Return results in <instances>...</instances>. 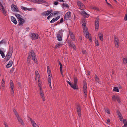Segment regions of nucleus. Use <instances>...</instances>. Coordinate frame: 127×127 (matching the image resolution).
Segmentation results:
<instances>
[{
	"mask_svg": "<svg viewBox=\"0 0 127 127\" xmlns=\"http://www.w3.org/2000/svg\"><path fill=\"white\" fill-rule=\"evenodd\" d=\"M13 111L16 117H17V115H19L18 114V113L15 110H14Z\"/></svg>",
	"mask_w": 127,
	"mask_h": 127,
	"instance_id": "57",
	"label": "nucleus"
},
{
	"mask_svg": "<svg viewBox=\"0 0 127 127\" xmlns=\"http://www.w3.org/2000/svg\"><path fill=\"white\" fill-rule=\"evenodd\" d=\"M4 124L5 125V127H9L7 124L5 122H4Z\"/></svg>",
	"mask_w": 127,
	"mask_h": 127,
	"instance_id": "62",
	"label": "nucleus"
},
{
	"mask_svg": "<svg viewBox=\"0 0 127 127\" xmlns=\"http://www.w3.org/2000/svg\"><path fill=\"white\" fill-rule=\"evenodd\" d=\"M85 35V37L87 38H88L89 39L90 41V42L92 41V39L91 36L89 35V33L88 32H87L86 33H84Z\"/></svg>",
	"mask_w": 127,
	"mask_h": 127,
	"instance_id": "19",
	"label": "nucleus"
},
{
	"mask_svg": "<svg viewBox=\"0 0 127 127\" xmlns=\"http://www.w3.org/2000/svg\"><path fill=\"white\" fill-rule=\"evenodd\" d=\"M46 3V2L42 0H38V3Z\"/></svg>",
	"mask_w": 127,
	"mask_h": 127,
	"instance_id": "44",
	"label": "nucleus"
},
{
	"mask_svg": "<svg viewBox=\"0 0 127 127\" xmlns=\"http://www.w3.org/2000/svg\"><path fill=\"white\" fill-rule=\"evenodd\" d=\"M77 4L78 6L79 7V9L82 10V9H83L85 7V6L80 1H78L77 2Z\"/></svg>",
	"mask_w": 127,
	"mask_h": 127,
	"instance_id": "12",
	"label": "nucleus"
},
{
	"mask_svg": "<svg viewBox=\"0 0 127 127\" xmlns=\"http://www.w3.org/2000/svg\"><path fill=\"white\" fill-rule=\"evenodd\" d=\"M81 14L83 15L84 17L85 18H88L89 15L87 14L85 11H82L81 12Z\"/></svg>",
	"mask_w": 127,
	"mask_h": 127,
	"instance_id": "20",
	"label": "nucleus"
},
{
	"mask_svg": "<svg viewBox=\"0 0 127 127\" xmlns=\"http://www.w3.org/2000/svg\"><path fill=\"white\" fill-rule=\"evenodd\" d=\"M95 45L97 46H98L99 45V42L98 40H95Z\"/></svg>",
	"mask_w": 127,
	"mask_h": 127,
	"instance_id": "50",
	"label": "nucleus"
},
{
	"mask_svg": "<svg viewBox=\"0 0 127 127\" xmlns=\"http://www.w3.org/2000/svg\"><path fill=\"white\" fill-rule=\"evenodd\" d=\"M17 115L16 117L18 122L20 123L23 126L24 125V123L23 121V119H22L19 115Z\"/></svg>",
	"mask_w": 127,
	"mask_h": 127,
	"instance_id": "10",
	"label": "nucleus"
},
{
	"mask_svg": "<svg viewBox=\"0 0 127 127\" xmlns=\"http://www.w3.org/2000/svg\"><path fill=\"white\" fill-rule=\"evenodd\" d=\"M35 79L36 80H38V82H39L40 77L39 74L37 71H36L35 72Z\"/></svg>",
	"mask_w": 127,
	"mask_h": 127,
	"instance_id": "13",
	"label": "nucleus"
},
{
	"mask_svg": "<svg viewBox=\"0 0 127 127\" xmlns=\"http://www.w3.org/2000/svg\"><path fill=\"white\" fill-rule=\"evenodd\" d=\"M99 21V19L97 17L95 20V28L96 31H97L98 29Z\"/></svg>",
	"mask_w": 127,
	"mask_h": 127,
	"instance_id": "8",
	"label": "nucleus"
},
{
	"mask_svg": "<svg viewBox=\"0 0 127 127\" xmlns=\"http://www.w3.org/2000/svg\"><path fill=\"white\" fill-rule=\"evenodd\" d=\"M114 43L116 47L117 48L118 47L119 45V41L118 38L115 37Z\"/></svg>",
	"mask_w": 127,
	"mask_h": 127,
	"instance_id": "14",
	"label": "nucleus"
},
{
	"mask_svg": "<svg viewBox=\"0 0 127 127\" xmlns=\"http://www.w3.org/2000/svg\"><path fill=\"white\" fill-rule=\"evenodd\" d=\"M54 15L53 14V13H51L49 16L47 17V19L49 20V19L54 16Z\"/></svg>",
	"mask_w": 127,
	"mask_h": 127,
	"instance_id": "40",
	"label": "nucleus"
},
{
	"mask_svg": "<svg viewBox=\"0 0 127 127\" xmlns=\"http://www.w3.org/2000/svg\"><path fill=\"white\" fill-rule=\"evenodd\" d=\"M83 86L84 95L85 97H86L87 96V85L86 82L85 81H83Z\"/></svg>",
	"mask_w": 127,
	"mask_h": 127,
	"instance_id": "2",
	"label": "nucleus"
},
{
	"mask_svg": "<svg viewBox=\"0 0 127 127\" xmlns=\"http://www.w3.org/2000/svg\"><path fill=\"white\" fill-rule=\"evenodd\" d=\"M21 8L23 10L26 11L27 10V8L24 7L23 6H21Z\"/></svg>",
	"mask_w": 127,
	"mask_h": 127,
	"instance_id": "48",
	"label": "nucleus"
},
{
	"mask_svg": "<svg viewBox=\"0 0 127 127\" xmlns=\"http://www.w3.org/2000/svg\"><path fill=\"white\" fill-rule=\"evenodd\" d=\"M51 12V11L50 10H47L45 11L43 13L44 16H47Z\"/></svg>",
	"mask_w": 127,
	"mask_h": 127,
	"instance_id": "22",
	"label": "nucleus"
},
{
	"mask_svg": "<svg viewBox=\"0 0 127 127\" xmlns=\"http://www.w3.org/2000/svg\"><path fill=\"white\" fill-rule=\"evenodd\" d=\"M29 118L33 127H39L36 124L33 120L30 118Z\"/></svg>",
	"mask_w": 127,
	"mask_h": 127,
	"instance_id": "16",
	"label": "nucleus"
},
{
	"mask_svg": "<svg viewBox=\"0 0 127 127\" xmlns=\"http://www.w3.org/2000/svg\"><path fill=\"white\" fill-rule=\"evenodd\" d=\"M15 15L17 18L18 20L19 19H20V18H21L22 17L19 14L17 13L15 14Z\"/></svg>",
	"mask_w": 127,
	"mask_h": 127,
	"instance_id": "39",
	"label": "nucleus"
},
{
	"mask_svg": "<svg viewBox=\"0 0 127 127\" xmlns=\"http://www.w3.org/2000/svg\"><path fill=\"white\" fill-rule=\"evenodd\" d=\"M64 21V19L63 18H62L60 20V23H62Z\"/></svg>",
	"mask_w": 127,
	"mask_h": 127,
	"instance_id": "60",
	"label": "nucleus"
},
{
	"mask_svg": "<svg viewBox=\"0 0 127 127\" xmlns=\"http://www.w3.org/2000/svg\"><path fill=\"white\" fill-rule=\"evenodd\" d=\"M60 72H61V74L62 75V77H63L64 78V73H63V71L62 70H60Z\"/></svg>",
	"mask_w": 127,
	"mask_h": 127,
	"instance_id": "56",
	"label": "nucleus"
},
{
	"mask_svg": "<svg viewBox=\"0 0 127 127\" xmlns=\"http://www.w3.org/2000/svg\"><path fill=\"white\" fill-rule=\"evenodd\" d=\"M58 12H55L53 13V14L54 15H55L57 14L58 13Z\"/></svg>",
	"mask_w": 127,
	"mask_h": 127,
	"instance_id": "63",
	"label": "nucleus"
},
{
	"mask_svg": "<svg viewBox=\"0 0 127 127\" xmlns=\"http://www.w3.org/2000/svg\"><path fill=\"white\" fill-rule=\"evenodd\" d=\"M95 80L96 82H98V83H99V78L96 75H95Z\"/></svg>",
	"mask_w": 127,
	"mask_h": 127,
	"instance_id": "38",
	"label": "nucleus"
},
{
	"mask_svg": "<svg viewBox=\"0 0 127 127\" xmlns=\"http://www.w3.org/2000/svg\"><path fill=\"white\" fill-rule=\"evenodd\" d=\"M118 96H115L114 95H113L112 96V100L114 101H115L116 100L117 98L118 97Z\"/></svg>",
	"mask_w": 127,
	"mask_h": 127,
	"instance_id": "37",
	"label": "nucleus"
},
{
	"mask_svg": "<svg viewBox=\"0 0 127 127\" xmlns=\"http://www.w3.org/2000/svg\"><path fill=\"white\" fill-rule=\"evenodd\" d=\"M76 111L79 117H81V112L80 106L79 105H77L76 107Z\"/></svg>",
	"mask_w": 127,
	"mask_h": 127,
	"instance_id": "7",
	"label": "nucleus"
},
{
	"mask_svg": "<svg viewBox=\"0 0 127 127\" xmlns=\"http://www.w3.org/2000/svg\"><path fill=\"white\" fill-rule=\"evenodd\" d=\"M47 69L48 76H50V75H52L51 74V70L49 66H48L47 67Z\"/></svg>",
	"mask_w": 127,
	"mask_h": 127,
	"instance_id": "30",
	"label": "nucleus"
},
{
	"mask_svg": "<svg viewBox=\"0 0 127 127\" xmlns=\"http://www.w3.org/2000/svg\"><path fill=\"white\" fill-rule=\"evenodd\" d=\"M0 53L3 58L5 57V56L3 52L0 49Z\"/></svg>",
	"mask_w": 127,
	"mask_h": 127,
	"instance_id": "35",
	"label": "nucleus"
},
{
	"mask_svg": "<svg viewBox=\"0 0 127 127\" xmlns=\"http://www.w3.org/2000/svg\"><path fill=\"white\" fill-rule=\"evenodd\" d=\"M64 32V30L61 29L57 33V38L58 41H61L62 40V33Z\"/></svg>",
	"mask_w": 127,
	"mask_h": 127,
	"instance_id": "3",
	"label": "nucleus"
},
{
	"mask_svg": "<svg viewBox=\"0 0 127 127\" xmlns=\"http://www.w3.org/2000/svg\"><path fill=\"white\" fill-rule=\"evenodd\" d=\"M123 122L124 124L122 127H126L127 125V120L126 119H124L123 120Z\"/></svg>",
	"mask_w": 127,
	"mask_h": 127,
	"instance_id": "32",
	"label": "nucleus"
},
{
	"mask_svg": "<svg viewBox=\"0 0 127 127\" xmlns=\"http://www.w3.org/2000/svg\"><path fill=\"white\" fill-rule=\"evenodd\" d=\"M38 85L39 87L40 91L43 90L41 84L39 83L38 84Z\"/></svg>",
	"mask_w": 127,
	"mask_h": 127,
	"instance_id": "42",
	"label": "nucleus"
},
{
	"mask_svg": "<svg viewBox=\"0 0 127 127\" xmlns=\"http://www.w3.org/2000/svg\"><path fill=\"white\" fill-rule=\"evenodd\" d=\"M12 10L15 11L16 10V8L17 7L15 5H12L11 6Z\"/></svg>",
	"mask_w": 127,
	"mask_h": 127,
	"instance_id": "36",
	"label": "nucleus"
},
{
	"mask_svg": "<svg viewBox=\"0 0 127 127\" xmlns=\"http://www.w3.org/2000/svg\"><path fill=\"white\" fill-rule=\"evenodd\" d=\"M29 55L27 58V61L29 62L30 60L31 57H32V60L34 62L37 63V59L36 55L34 51L32 50H31L29 52Z\"/></svg>",
	"mask_w": 127,
	"mask_h": 127,
	"instance_id": "1",
	"label": "nucleus"
},
{
	"mask_svg": "<svg viewBox=\"0 0 127 127\" xmlns=\"http://www.w3.org/2000/svg\"><path fill=\"white\" fill-rule=\"evenodd\" d=\"M13 52L12 49L11 48H9L6 56V60H8L10 59L12 56Z\"/></svg>",
	"mask_w": 127,
	"mask_h": 127,
	"instance_id": "4",
	"label": "nucleus"
},
{
	"mask_svg": "<svg viewBox=\"0 0 127 127\" xmlns=\"http://www.w3.org/2000/svg\"><path fill=\"white\" fill-rule=\"evenodd\" d=\"M58 4V1H55L54 2V4L55 5H57Z\"/></svg>",
	"mask_w": 127,
	"mask_h": 127,
	"instance_id": "61",
	"label": "nucleus"
},
{
	"mask_svg": "<svg viewBox=\"0 0 127 127\" xmlns=\"http://www.w3.org/2000/svg\"><path fill=\"white\" fill-rule=\"evenodd\" d=\"M82 26L84 27V33H86L87 32H88V31L87 30V28L86 27V23L84 22L82 24Z\"/></svg>",
	"mask_w": 127,
	"mask_h": 127,
	"instance_id": "18",
	"label": "nucleus"
},
{
	"mask_svg": "<svg viewBox=\"0 0 127 127\" xmlns=\"http://www.w3.org/2000/svg\"><path fill=\"white\" fill-rule=\"evenodd\" d=\"M77 79L76 77H74L73 84H71L70 85L71 87L74 90H75L77 89Z\"/></svg>",
	"mask_w": 127,
	"mask_h": 127,
	"instance_id": "5",
	"label": "nucleus"
},
{
	"mask_svg": "<svg viewBox=\"0 0 127 127\" xmlns=\"http://www.w3.org/2000/svg\"><path fill=\"white\" fill-rule=\"evenodd\" d=\"M18 20V21L19 23V25L23 24L25 22L24 20L21 18H20V19H19Z\"/></svg>",
	"mask_w": 127,
	"mask_h": 127,
	"instance_id": "23",
	"label": "nucleus"
},
{
	"mask_svg": "<svg viewBox=\"0 0 127 127\" xmlns=\"http://www.w3.org/2000/svg\"><path fill=\"white\" fill-rule=\"evenodd\" d=\"M82 53L86 55L87 54V52L85 50H82Z\"/></svg>",
	"mask_w": 127,
	"mask_h": 127,
	"instance_id": "51",
	"label": "nucleus"
},
{
	"mask_svg": "<svg viewBox=\"0 0 127 127\" xmlns=\"http://www.w3.org/2000/svg\"><path fill=\"white\" fill-rule=\"evenodd\" d=\"M69 36H70V37L73 41H74L75 40V36L73 34L72 32L70 31H69V34L68 36V37Z\"/></svg>",
	"mask_w": 127,
	"mask_h": 127,
	"instance_id": "15",
	"label": "nucleus"
},
{
	"mask_svg": "<svg viewBox=\"0 0 127 127\" xmlns=\"http://www.w3.org/2000/svg\"><path fill=\"white\" fill-rule=\"evenodd\" d=\"M124 19L125 21H126L127 20V14L125 15Z\"/></svg>",
	"mask_w": 127,
	"mask_h": 127,
	"instance_id": "55",
	"label": "nucleus"
},
{
	"mask_svg": "<svg viewBox=\"0 0 127 127\" xmlns=\"http://www.w3.org/2000/svg\"><path fill=\"white\" fill-rule=\"evenodd\" d=\"M63 45V43L58 42L55 45V47L57 49L59 48L61 46Z\"/></svg>",
	"mask_w": 127,
	"mask_h": 127,
	"instance_id": "29",
	"label": "nucleus"
},
{
	"mask_svg": "<svg viewBox=\"0 0 127 127\" xmlns=\"http://www.w3.org/2000/svg\"><path fill=\"white\" fill-rule=\"evenodd\" d=\"M110 122V120L109 119H108L107 121V124H108Z\"/></svg>",
	"mask_w": 127,
	"mask_h": 127,
	"instance_id": "64",
	"label": "nucleus"
},
{
	"mask_svg": "<svg viewBox=\"0 0 127 127\" xmlns=\"http://www.w3.org/2000/svg\"><path fill=\"white\" fill-rule=\"evenodd\" d=\"M59 64L60 66V70H62V64L60 62H59Z\"/></svg>",
	"mask_w": 127,
	"mask_h": 127,
	"instance_id": "54",
	"label": "nucleus"
},
{
	"mask_svg": "<svg viewBox=\"0 0 127 127\" xmlns=\"http://www.w3.org/2000/svg\"><path fill=\"white\" fill-rule=\"evenodd\" d=\"M90 8L91 9L95 10L98 11H99V9L98 8L96 7L95 6H90Z\"/></svg>",
	"mask_w": 127,
	"mask_h": 127,
	"instance_id": "31",
	"label": "nucleus"
},
{
	"mask_svg": "<svg viewBox=\"0 0 127 127\" xmlns=\"http://www.w3.org/2000/svg\"><path fill=\"white\" fill-rule=\"evenodd\" d=\"M105 112H107L108 114H110V112L109 110L107 108H105Z\"/></svg>",
	"mask_w": 127,
	"mask_h": 127,
	"instance_id": "46",
	"label": "nucleus"
},
{
	"mask_svg": "<svg viewBox=\"0 0 127 127\" xmlns=\"http://www.w3.org/2000/svg\"><path fill=\"white\" fill-rule=\"evenodd\" d=\"M60 18V16H58L56 17L53 18L52 20L50 21V23H52L55 22V21H57Z\"/></svg>",
	"mask_w": 127,
	"mask_h": 127,
	"instance_id": "21",
	"label": "nucleus"
},
{
	"mask_svg": "<svg viewBox=\"0 0 127 127\" xmlns=\"http://www.w3.org/2000/svg\"><path fill=\"white\" fill-rule=\"evenodd\" d=\"M117 113L118 116L119 117V118L120 119V120L121 121H122L123 120V118L120 112L119 111H117Z\"/></svg>",
	"mask_w": 127,
	"mask_h": 127,
	"instance_id": "25",
	"label": "nucleus"
},
{
	"mask_svg": "<svg viewBox=\"0 0 127 127\" xmlns=\"http://www.w3.org/2000/svg\"><path fill=\"white\" fill-rule=\"evenodd\" d=\"M113 90L116 92H119V89L118 87H114Z\"/></svg>",
	"mask_w": 127,
	"mask_h": 127,
	"instance_id": "41",
	"label": "nucleus"
},
{
	"mask_svg": "<svg viewBox=\"0 0 127 127\" xmlns=\"http://www.w3.org/2000/svg\"><path fill=\"white\" fill-rule=\"evenodd\" d=\"M5 85V83L4 81V79L3 78L2 79L1 86L3 87H4Z\"/></svg>",
	"mask_w": 127,
	"mask_h": 127,
	"instance_id": "33",
	"label": "nucleus"
},
{
	"mask_svg": "<svg viewBox=\"0 0 127 127\" xmlns=\"http://www.w3.org/2000/svg\"><path fill=\"white\" fill-rule=\"evenodd\" d=\"M68 44L69 46L71 47H72L74 45L73 44V43L71 42V41L69 42L68 43Z\"/></svg>",
	"mask_w": 127,
	"mask_h": 127,
	"instance_id": "53",
	"label": "nucleus"
},
{
	"mask_svg": "<svg viewBox=\"0 0 127 127\" xmlns=\"http://www.w3.org/2000/svg\"><path fill=\"white\" fill-rule=\"evenodd\" d=\"M10 88H14V84L13 82V81L12 80H10Z\"/></svg>",
	"mask_w": 127,
	"mask_h": 127,
	"instance_id": "34",
	"label": "nucleus"
},
{
	"mask_svg": "<svg viewBox=\"0 0 127 127\" xmlns=\"http://www.w3.org/2000/svg\"><path fill=\"white\" fill-rule=\"evenodd\" d=\"M116 100L119 103H120V99L119 96H118V97L117 98Z\"/></svg>",
	"mask_w": 127,
	"mask_h": 127,
	"instance_id": "47",
	"label": "nucleus"
},
{
	"mask_svg": "<svg viewBox=\"0 0 127 127\" xmlns=\"http://www.w3.org/2000/svg\"><path fill=\"white\" fill-rule=\"evenodd\" d=\"M30 1L32 2L38 3V0H30Z\"/></svg>",
	"mask_w": 127,
	"mask_h": 127,
	"instance_id": "45",
	"label": "nucleus"
},
{
	"mask_svg": "<svg viewBox=\"0 0 127 127\" xmlns=\"http://www.w3.org/2000/svg\"><path fill=\"white\" fill-rule=\"evenodd\" d=\"M98 36L100 39L102 41L103 40V35L102 32H100L98 34Z\"/></svg>",
	"mask_w": 127,
	"mask_h": 127,
	"instance_id": "27",
	"label": "nucleus"
},
{
	"mask_svg": "<svg viewBox=\"0 0 127 127\" xmlns=\"http://www.w3.org/2000/svg\"><path fill=\"white\" fill-rule=\"evenodd\" d=\"M68 44L69 46L71 47H72L74 45L73 44V43L71 42V41L69 42L68 43Z\"/></svg>",
	"mask_w": 127,
	"mask_h": 127,
	"instance_id": "52",
	"label": "nucleus"
},
{
	"mask_svg": "<svg viewBox=\"0 0 127 127\" xmlns=\"http://www.w3.org/2000/svg\"><path fill=\"white\" fill-rule=\"evenodd\" d=\"M52 75L48 76L47 79L48 81H51V79Z\"/></svg>",
	"mask_w": 127,
	"mask_h": 127,
	"instance_id": "49",
	"label": "nucleus"
},
{
	"mask_svg": "<svg viewBox=\"0 0 127 127\" xmlns=\"http://www.w3.org/2000/svg\"><path fill=\"white\" fill-rule=\"evenodd\" d=\"M1 0H0V9L3 14L5 16H6L7 15L6 13L5 10L4 9L3 6L1 3Z\"/></svg>",
	"mask_w": 127,
	"mask_h": 127,
	"instance_id": "9",
	"label": "nucleus"
},
{
	"mask_svg": "<svg viewBox=\"0 0 127 127\" xmlns=\"http://www.w3.org/2000/svg\"><path fill=\"white\" fill-rule=\"evenodd\" d=\"M13 64V62L12 61H10L9 63L8 64H7L6 65V67L7 68H8L11 67Z\"/></svg>",
	"mask_w": 127,
	"mask_h": 127,
	"instance_id": "26",
	"label": "nucleus"
},
{
	"mask_svg": "<svg viewBox=\"0 0 127 127\" xmlns=\"http://www.w3.org/2000/svg\"><path fill=\"white\" fill-rule=\"evenodd\" d=\"M40 93L42 100L44 101H45V98L43 90L40 91Z\"/></svg>",
	"mask_w": 127,
	"mask_h": 127,
	"instance_id": "17",
	"label": "nucleus"
},
{
	"mask_svg": "<svg viewBox=\"0 0 127 127\" xmlns=\"http://www.w3.org/2000/svg\"><path fill=\"white\" fill-rule=\"evenodd\" d=\"M14 88H10V93L12 97H13L14 96V91L13 90Z\"/></svg>",
	"mask_w": 127,
	"mask_h": 127,
	"instance_id": "28",
	"label": "nucleus"
},
{
	"mask_svg": "<svg viewBox=\"0 0 127 127\" xmlns=\"http://www.w3.org/2000/svg\"><path fill=\"white\" fill-rule=\"evenodd\" d=\"M71 15V12L69 11L68 12L65 14L64 18L66 20L69 19L70 18Z\"/></svg>",
	"mask_w": 127,
	"mask_h": 127,
	"instance_id": "11",
	"label": "nucleus"
},
{
	"mask_svg": "<svg viewBox=\"0 0 127 127\" xmlns=\"http://www.w3.org/2000/svg\"><path fill=\"white\" fill-rule=\"evenodd\" d=\"M74 50H76V48L75 45H74L71 47Z\"/></svg>",
	"mask_w": 127,
	"mask_h": 127,
	"instance_id": "58",
	"label": "nucleus"
},
{
	"mask_svg": "<svg viewBox=\"0 0 127 127\" xmlns=\"http://www.w3.org/2000/svg\"><path fill=\"white\" fill-rule=\"evenodd\" d=\"M11 21L13 22L15 25L17 23V22L16 20V19L13 16H11Z\"/></svg>",
	"mask_w": 127,
	"mask_h": 127,
	"instance_id": "24",
	"label": "nucleus"
},
{
	"mask_svg": "<svg viewBox=\"0 0 127 127\" xmlns=\"http://www.w3.org/2000/svg\"><path fill=\"white\" fill-rule=\"evenodd\" d=\"M30 37L32 40L38 39L39 37L38 35L34 33H31L30 35Z\"/></svg>",
	"mask_w": 127,
	"mask_h": 127,
	"instance_id": "6",
	"label": "nucleus"
},
{
	"mask_svg": "<svg viewBox=\"0 0 127 127\" xmlns=\"http://www.w3.org/2000/svg\"><path fill=\"white\" fill-rule=\"evenodd\" d=\"M14 68L13 67H12L11 69V70H10V73H12L13 72V71H14Z\"/></svg>",
	"mask_w": 127,
	"mask_h": 127,
	"instance_id": "59",
	"label": "nucleus"
},
{
	"mask_svg": "<svg viewBox=\"0 0 127 127\" xmlns=\"http://www.w3.org/2000/svg\"><path fill=\"white\" fill-rule=\"evenodd\" d=\"M62 5L64 7H66V8H69V5L67 4L63 3Z\"/></svg>",
	"mask_w": 127,
	"mask_h": 127,
	"instance_id": "43",
	"label": "nucleus"
}]
</instances>
